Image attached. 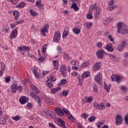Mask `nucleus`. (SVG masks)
<instances>
[{
	"mask_svg": "<svg viewBox=\"0 0 128 128\" xmlns=\"http://www.w3.org/2000/svg\"><path fill=\"white\" fill-rule=\"evenodd\" d=\"M116 26L118 28L117 32L120 34H128V28L126 26V24L124 22H119L117 24Z\"/></svg>",
	"mask_w": 128,
	"mask_h": 128,
	"instance_id": "obj_1",
	"label": "nucleus"
},
{
	"mask_svg": "<svg viewBox=\"0 0 128 128\" xmlns=\"http://www.w3.org/2000/svg\"><path fill=\"white\" fill-rule=\"evenodd\" d=\"M111 80L112 82H116L118 84H120V82H122L124 78L120 75L113 74L111 76Z\"/></svg>",
	"mask_w": 128,
	"mask_h": 128,
	"instance_id": "obj_2",
	"label": "nucleus"
},
{
	"mask_svg": "<svg viewBox=\"0 0 128 128\" xmlns=\"http://www.w3.org/2000/svg\"><path fill=\"white\" fill-rule=\"evenodd\" d=\"M60 72L63 76V78H66V66L62 64L60 68Z\"/></svg>",
	"mask_w": 128,
	"mask_h": 128,
	"instance_id": "obj_3",
	"label": "nucleus"
},
{
	"mask_svg": "<svg viewBox=\"0 0 128 128\" xmlns=\"http://www.w3.org/2000/svg\"><path fill=\"white\" fill-rule=\"evenodd\" d=\"M118 6H116V3L114 0H111L110 1V4L109 5L108 7V10H109L110 12H112L114 10H116Z\"/></svg>",
	"mask_w": 128,
	"mask_h": 128,
	"instance_id": "obj_4",
	"label": "nucleus"
},
{
	"mask_svg": "<svg viewBox=\"0 0 128 128\" xmlns=\"http://www.w3.org/2000/svg\"><path fill=\"white\" fill-rule=\"evenodd\" d=\"M43 100L44 102H46V104H50V106L54 104V100L46 96H44Z\"/></svg>",
	"mask_w": 128,
	"mask_h": 128,
	"instance_id": "obj_5",
	"label": "nucleus"
},
{
	"mask_svg": "<svg viewBox=\"0 0 128 128\" xmlns=\"http://www.w3.org/2000/svg\"><path fill=\"white\" fill-rule=\"evenodd\" d=\"M50 28V25L48 24H46L44 25L43 28L40 31V34L43 36H46V32H48V29Z\"/></svg>",
	"mask_w": 128,
	"mask_h": 128,
	"instance_id": "obj_6",
	"label": "nucleus"
},
{
	"mask_svg": "<svg viewBox=\"0 0 128 128\" xmlns=\"http://www.w3.org/2000/svg\"><path fill=\"white\" fill-rule=\"evenodd\" d=\"M122 116L118 114L116 116V126H120V124H122Z\"/></svg>",
	"mask_w": 128,
	"mask_h": 128,
	"instance_id": "obj_7",
	"label": "nucleus"
},
{
	"mask_svg": "<svg viewBox=\"0 0 128 128\" xmlns=\"http://www.w3.org/2000/svg\"><path fill=\"white\" fill-rule=\"evenodd\" d=\"M94 106L97 110H104V104L102 103L98 104L95 102L94 104Z\"/></svg>",
	"mask_w": 128,
	"mask_h": 128,
	"instance_id": "obj_8",
	"label": "nucleus"
},
{
	"mask_svg": "<svg viewBox=\"0 0 128 128\" xmlns=\"http://www.w3.org/2000/svg\"><path fill=\"white\" fill-rule=\"evenodd\" d=\"M60 38V32L57 31L54 33V40L55 42H58Z\"/></svg>",
	"mask_w": 128,
	"mask_h": 128,
	"instance_id": "obj_9",
	"label": "nucleus"
},
{
	"mask_svg": "<svg viewBox=\"0 0 128 128\" xmlns=\"http://www.w3.org/2000/svg\"><path fill=\"white\" fill-rule=\"evenodd\" d=\"M30 47L28 46H24L23 47L19 46L18 48L17 52H26H26H30Z\"/></svg>",
	"mask_w": 128,
	"mask_h": 128,
	"instance_id": "obj_10",
	"label": "nucleus"
},
{
	"mask_svg": "<svg viewBox=\"0 0 128 128\" xmlns=\"http://www.w3.org/2000/svg\"><path fill=\"white\" fill-rule=\"evenodd\" d=\"M28 102V98L26 96L20 97L19 100V102L21 104H26V102Z\"/></svg>",
	"mask_w": 128,
	"mask_h": 128,
	"instance_id": "obj_11",
	"label": "nucleus"
},
{
	"mask_svg": "<svg viewBox=\"0 0 128 128\" xmlns=\"http://www.w3.org/2000/svg\"><path fill=\"white\" fill-rule=\"evenodd\" d=\"M105 52L104 50H98L96 52V56L98 58H104V54Z\"/></svg>",
	"mask_w": 128,
	"mask_h": 128,
	"instance_id": "obj_12",
	"label": "nucleus"
},
{
	"mask_svg": "<svg viewBox=\"0 0 128 128\" xmlns=\"http://www.w3.org/2000/svg\"><path fill=\"white\" fill-rule=\"evenodd\" d=\"M54 111L56 112L57 114L60 116H64V113L62 110L58 107L54 108Z\"/></svg>",
	"mask_w": 128,
	"mask_h": 128,
	"instance_id": "obj_13",
	"label": "nucleus"
},
{
	"mask_svg": "<svg viewBox=\"0 0 128 128\" xmlns=\"http://www.w3.org/2000/svg\"><path fill=\"white\" fill-rule=\"evenodd\" d=\"M100 76H102V74L98 73L95 76L94 80L98 84H100L102 82V78H100Z\"/></svg>",
	"mask_w": 128,
	"mask_h": 128,
	"instance_id": "obj_14",
	"label": "nucleus"
},
{
	"mask_svg": "<svg viewBox=\"0 0 128 128\" xmlns=\"http://www.w3.org/2000/svg\"><path fill=\"white\" fill-rule=\"evenodd\" d=\"M16 36H18V30L14 29L12 32L11 36H10V40L14 38Z\"/></svg>",
	"mask_w": 128,
	"mask_h": 128,
	"instance_id": "obj_15",
	"label": "nucleus"
},
{
	"mask_svg": "<svg viewBox=\"0 0 128 128\" xmlns=\"http://www.w3.org/2000/svg\"><path fill=\"white\" fill-rule=\"evenodd\" d=\"M42 4V0H38L36 2V6H38L40 10H44V4Z\"/></svg>",
	"mask_w": 128,
	"mask_h": 128,
	"instance_id": "obj_16",
	"label": "nucleus"
},
{
	"mask_svg": "<svg viewBox=\"0 0 128 128\" xmlns=\"http://www.w3.org/2000/svg\"><path fill=\"white\" fill-rule=\"evenodd\" d=\"M112 43L108 44L106 45L105 48H106L108 50V52H114V48H112Z\"/></svg>",
	"mask_w": 128,
	"mask_h": 128,
	"instance_id": "obj_17",
	"label": "nucleus"
},
{
	"mask_svg": "<svg viewBox=\"0 0 128 128\" xmlns=\"http://www.w3.org/2000/svg\"><path fill=\"white\" fill-rule=\"evenodd\" d=\"M18 88V85L16 84H12L11 86L12 92V94H16V88Z\"/></svg>",
	"mask_w": 128,
	"mask_h": 128,
	"instance_id": "obj_18",
	"label": "nucleus"
},
{
	"mask_svg": "<svg viewBox=\"0 0 128 128\" xmlns=\"http://www.w3.org/2000/svg\"><path fill=\"white\" fill-rule=\"evenodd\" d=\"M120 88L124 94L128 92V88L126 86H121Z\"/></svg>",
	"mask_w": 128,
	"mask_h": 128,
	"instance_id": "obj_19",
	"label": "nucleus"
},
{
	"mask_svg": "<svg viewBox=\"0 0 128 128\" xmlns=\"http://www.w3.org/2000/svg\"><path fill=\"white\" fill-rule=\"evenodd\" d=\"M29 12L32 16H37L38 14L36 11H34L32 9H30L29 11Z\"/></svg>",
	"mask_w": 128,
	"mask_h": 128,
	"instance_id": "obj_20",
	"label": "nucleus"
},
{
	"mask_svg": "<svg viewBox=\"0 0 128 128\" xmlns=\"http://www.w3.org/2000/svg\"><path fill=\"white\" fill-rule=\"evenodd\" d=\"M26 6V3L24 2H22L19 3L16 6V8H22Z\"/></svg>",
	"mask_w": 128,
	"mask_h": 128,
	"instance_id": "obj_21",
	"label": "nucleus"
},
{
	"mask_svg": "<svg viewBox=\"0 0 128 128\" xmlns=\"http://www.w3.org/2000/svg\"><path fill=\"white\" fill-rule=\"evenodd\" d=\"M34 98L38 103V106H42V101H40V96L36 95L35 97H34Z\"/></svg>",
	"mask_w": 128,
	"mask_h": 128,
	"instance_id": "obj_22",
	"label": "nucleus"
},
{
	"mask_svg": "<svg viewBox=\"0 0 128 128\" xmlns=\"http://www.w3.org/2000/svg\"><path fill=\"white\" fill-rule=\"evenodd\" d=\"M92 68L96 72V70H98L100 68V64L96 63L93 66Z\"/></svg>",
	"mask_w": 128,
	"mask_h": 128,
	"instance_id": "obj_23",
	"label": "nucleus"
},
{
	"mask_svg": "<svg viewBox=\"0 0 128 128\" xmlns=\"http://www.w3.org/2000/svg\"><path fill=\"white\" fill-rule=\"evenodd\" d=\"M58 122H60V126H62V128H66L64 124V120H62V118H59Z\"/></svg>",
	"mask_w": 128,
	"mask_h": 128,
	"instance_id": "obj_24",
	"label": "nucleus"
},
{
	"mask_svg": "<svg viewBox=\"0 0 128 128\" xmlns=\"http://www.w3.org/2000/svg\"><path fill=\"white\" fill-rule=\"evenodd\" d=\"M89 64H90V62L88 61H86L82 64L80 68H86V66H88Z\"/></svg>",
	"mask_w": 128,
	"mask_h": 128,
	"instance_id": "obj_25",
	"label": "nucleus"
},
{
	"mask_svg": "<svg viewBox=\"0 0 128 128\" xmlns=\"http://www.w3.org/2000/svg\"><path fill=\"white\" fill-rule=\"evenodd\" d=\"M72 32L76 34H79L80 32V29L79 28H72Z\"/></svg>",
	"mask_w": 128,
	"mask_h": 128,
	"instance_id": "obj_26",
	"label": "nucleus"
},
{
	"mask_svg": "<svg viewBox=\"0 0 128 128\" xmlns=\"http://www.w3.org/2000/svg\"><path fill=\"white\" fill-rule=\"evenodd\" d=\"M54 68V70H58V60H53Z\"/></svg>",
	"mask_w": 128,
	"mask_h": 128,
	"instance_id": "obj_27",
	"label": "nucleus"
},
{
	"mask_svg": "<svg viewBox=\"0 0 128 128\" xmlns=\"http://www.w3.org/2000/svg\"><path fill=\"white\" fill-rule=\"evenodd\" d=\"M110 86H111L110 84H108V86L106 82H104V90H106L108 92H110Z\"/></svg>",
	"mask_w": 128,
	"mask_h": 128,
	"instance_id": "obj_28",
	"label": "nucleus"
},
{
	"mask_svg": "<svg viewBox=\"0 0 128 128\" xmlns=\"http://www.w3.org/2000/svg\"><path fill=\"white\" fill-rule=\"evenodd\" d=\"M13 14L15 18V20H18V17L20 16V12L18 11H14L13 12Z\"/></svg>",
	"mask_w": 128,
	"mask_h": 128,
	"instance_id": "obj_29",
	"label": "nucleus"
},
{
	"mask_svg": "<svg viewBox=\"0 0 128 128\" xmlns=\"http://www.w3.org/2000/svg\"><path fill=\"white\" fill-rule=\"evenodd\" d=\"M58 90H60V87H58L56 88H52L50 90V92L52 94H56Z\"/></svg>",
	"mask_w": 128,
	"mask_h": 128,
	"instance_id": "obj_30",
	"label": "nucleus"
},
{
	"mask_svg": "<svg viewBox=\"0 0 128 128\" xmlns=\"http://www.w3.org/2000/svg\"><path fill=\"white\" fill-rule=\"evenodd\" d=\"M46 116H48L50 118H54V116H56V114H54V112L49 110V111H48V112L47 113Z\"/></svg>",
	"mask_w": 128,
	"mask_h": 128,
	"instance_id": "obj_31",
	"label": "nucleus"
},
{
	"mask_svg": "<svg viewBox=\"0 0 128 128\" xmlns=\"http://www.w3.org/2000/svg\"><path fill=\"white\" fill-rule=\"evenodd\" d=\"M71 8H73L76 12L80 10V8H78V5H76V4H72L71 6Z\"/></svg>",
	"mask_w": 128,
	"mask_h": 128,
	"instance_id": "obj_32",
	"label": "nucleus"
},
{
	"mask_svg": "<svg viewBox=\"0 0 128 128\" xmlns=\"http://www.w3.org/2000/svg\"><path fill=\"white\" fill-rule=\"evenodd\" d=\"M100 14V9L97 8L96 10V14L95 15V18H99Z\"/></svg>",
	"mask_w": 128,
	"mask_h": 128,
	"instance_id": "obj_33",
	"label": "nucleus"
},
{
	"mask_svg": "<svg viewBox=\"0 0 128 128\" xmlns=\"http://www.w3.org/2000/svg\"><path fill=\"white\" fill-rule=\"evenodd\" d=\"M0 124H6V120L2 116L0 117Z\"/></svg>",
	"mask_w": 128,
	"mask_h": 128,
	"instance_id": "obj_34",
	"label": "nucleus"
},
{
	"mask_svg": "<svg viewBox=\"0 0 128 128\" xmlns=\"http://www.w3.org/2000/svg\"><path fill=\"white\" fill-rule=\"evenodd\" d=\"M110 24V20L108 19V18L106 17L104 18V19L103 20V24L106 26Z\"/></svg>",
	"mask_w": 128,
	"mask_h": 128,
	"instance_id": "obj_35",
	"label": "nucleus"
},
{
	"mask_svg": "<svg viewBox=\"0 0 128 128\" xmlns=\"http://www.w3.org/2000/svg\"><path fill=\"white\" fill-rule=\"evenodd\" d=\"M52 82L50 81V78H48L46 80V84L48 88H52L54 84L51 83Z\"/></svg>",
	"mask_w": 128,
	"mask_h": 128,
	"instance_id": "obj_36",
	"label": "nucleus"
},
{
	"mask_svg": "<svg viewBox=\"0 0 128 128\" xmlns=\"http://www.w3.org/2000/svg\"><path fill=\"white\" fill-rule=\"evenodd\" d=\"M92 11L90 10L88 12V14L86 15V18L88 20H92Z\"/></svg>",
	"mask_w": 128,
	"mask_h": 128,
	"instance_id": "obj_37",
	"label": "nucleus"
},
{
	"mask_svg": "<svg viewBox=\"0 0 128 128\" xmlns=\"http://www.w3.org/2000/svg\"><path fill=\"white\" fill-rule=\"evenodd\" d=\"M68 118L71 120V122H76V119L74 118L72 115L70 114V115H68Z\"/></svg>",
	"mask_w": 128,
	"mask_h": 128,
	"instance_id": "obj_38",
	"label": "nucleus"
},
{
	"mask_svg": "<svg viewBox=\"0 0 128 128\" xmlns=\"http://www.w3.org/2000/svg\"><path fill=\"white\" fill-rule=\"evenodd\" d=\"M66 79H62L60 80V82L58 84V86L66 84Z\"/></svg>",
	"mask_w": 128,
	"mask_h": 128,
	"instance_id": "obj_39",
	"label": "nucleus"
},
{
	"mask_svg": "<svg viewBox=\"0 0 128 128\" xmlns=\"http://www.w3.org/2000/svg\"><path fill=\"white\" fill-rule=\"evenodd\" d=\"M12 120H15L16 122H18V120H20V116H12Z\"/></svg>",
	"mask_w": 128,
	"mask_h": 128,
	"instance_id": "obj_40",
	"label": "nucleus"
},
{
	"mask_svg": "<svg viewBox=\"0 0 128 128\" xmlns=\"http://www.w3.org/2000/svg\"><path fill=\"white\" fill-rule=\"evenodd\" d=\"M32 72L34 76H35L36 78H38V74H36V68H32Z\"/></svg>",
	"mask_w": 128,
	"mask_h": 128,
	"instance_id": "obj_41",
	"label": "nucleus"
},
{
	"mask_svg": "<svg viewBox=\"0 0 128 128\" xmlns=\"http://www.w3.org/2000/svg\"><path fill=\"white\" fill-rule=\"evenodd\" d=\"M108 38V40H110L111 41L112 44H114V38L112 37V34L108 36V38Z\"/></svg>",
	"mask_w": 128,
	"mask_h": 128,
	"instance_id": "obj_42",
	"label": "nucleus"
},
{
	"mask_svg": "<svg viewBox=\"0 0 128 128\" xmlns=\"http://www.w3.org/2000/svg\"><path fill=\"white\" fill-rule=\"evenodd\" d=\"M84 26L87 27V28H90V26H92V22H86L84 24Z\"/></svg>",
	"mask_w": 128,
	"mask_h": 128,
	"instance_id": "obj_43",
	"label": "nucleus"
},
{
	"mask_svg": "<svg viewBox=\"0 0 128 128\" xmlns=\"http://www.w3.org/2000/svg\"><path fill=\"white\" fill-rule=\"evenodd\" d=\"M71 64L74 65V66H78L80 63H78V62L74 60L70 62Z\"/></svg>",
	"mask_w": 128,
	"mask_h": 128,
	"instance_id": "obj_44",
	"label": "nucleus"
},
{
	"mask_svg": "<svg viewBox=\"0 0 128 128\" xmlns=\"http://www.w3.org/2000/svg\"><path fill=\"white\" fill-rule=\"evenodd\" d=\"M0 66H1V67H2V71H4V70H6V64H4V62H0Z\"/></svg>",
	"mask_w": 128,
	"mask_h": 128,
	"instance_id": "obj_45",
	"label": "nucleus"
},
{
	"mask_svg": "<svg viewBox=\"0 0 128 128\" xmlns=\"http://www.w3.org/2000/svg\"><path fill=\"white\" fill-rule=\"evenodd\" d=\"M68 31H64L63 32V34H62L63 38H66L68 36Z\"/></svg>",
	"mask_w": 128,
	"mask_h": 128,
	"instance_id": "obj_46",
	"label": "nucleus"
},
{
	"mask_svg": "<svg viewBox=\"0 0 128 128\" xmlns=\"http://www.w3.org/2000/svg\"><path fill=\"white\" fill-rule=\"evenodd\" d=\"M88 116V114L86 113L82 114L81 115V117L84 118V120H86Z\"/></svg>",
	"mask_w": 128,
	"mask_h": 128,
	"instance_id": "obj_47",
	"label": "nucleus"
},
{
	"mask_svg": "<svg viewBox=\"0 0 128 128\" xmlns=\"http://www.w3.org/2000/svg\"><path fill=\"white\" fill-rule=\"evenodd\" d=\"M86 98L87 102H91L92 100V96H86Z\"/></svg>",
	"mask_w": 128,
	"mask_h": 128,
	"instance_id": "obj_48",
	"label": "nucleus"
},
{
	"mask_svg": "<svg viewBox=\"0 0 128 128\" xmlns=\"http://www.w3.org/2000/svg\"><path fill=\"white\" fill-rule=\"evenodd\" d=\"M92 90L94 92H98V86L96 84H94L93 87H92Z\"/></svg>",
	"mask_w": 128,
	"mask_h": 128,
	"instance_id": "obj_49",
	"label": "nucleus"
},
{
	"mask_svg": "<svg viewBox=\"0 0 128 128\" xmlns=\"http://www.w3.org/2000/svg\"><path fill=\"white\" fill-rule=\"evenodd\" d=\"M48 78H50V82H56V78L54 76H50Z\"/></svg>",
	"mask_w": 128,
	"mask_h": 128,
	"instance_id": "obj_50",
	"label": "nucleus"
},
{
	"mask_svg": "<svg viewBox=\"0 0 128 128\" xmlns=\"http://www.w3.org/2000/svg\"><path fill=\"white\" fill-rule=\"evenodd\" d=\"M109 56L112 62H116V56H114L112 54H109Z\"/></svg>",
	"mask_w": 128,
	"mask_h": 128,
	"instance_id": "obj_51",
	"label": "nucleus"
},
{
	"mask_svg": "<svg viewBox=\"0 0 128 128\" xmlns=\"http://www.w3.org/2000/svg\"><path fill=\"white\" fill-rule=\"evenodd\" d=\"M96 120V117L94 116H91L89 118H88V121L90 122H94Z\"/></svg>",
	"mask_w": 128,
	"mask_h": 128,
	"instance_id": "obj_52",
	"label": "nucleus"
},
{
	"mask_svg": "<svg viewBox=\"0 0 128 128\" xmlns=\"http://www.w3.org/2000/svg\"><path fill=\"white\" fill-rule=\"evenodd\" d=\"M120 46L124 48V46H126V41H124V40L122 41Z\"/></svg>",
	"mask_w": 128,
	"mask_h": 128,
	"instance_id": "obj_53",
	"label": "nucleus"
},
{
	"mask_svg": "<svg viewBox=\"0 0 128 128\" xmlns=\"http://www.w3.org/2000/svg\"><path fill=\"white\" fill-rule=\"evenodd\" d=\"M96 47L98 48H102V44L100 42H98L96 43Z\"/></svg>",
	"mask_w": 128,
	"mask_h": 128,
	"instance_id": "obj_54",
	"label": "nucleus"
},
{
	"mask_svg": "<svg viewBox=\"0 0 128 128\" xmlns=\"http://www.w3.org/2000/svg\"><path fill=\"white\" fill-rule=\"evenodd\" d=\"M117 50L118 52H122L124 50V47H122L119 45L117 48Z\"/></svg>",
	"mask_w": 128,
	"mask_h": 128,
	"instance_id": "obj_55",
	"label": "nucleus"
},
{
	"mask_svg": "<svg viewBox=\"0 0 128 128\" xmlns=\"http://www.w3.org/2000/svg\"><path fill=\"white\" fill-rule=\"evenodd\" d=\"M78 80H79V84L80 86H82V84H84V80H82V78H80V76H78Z\"/></svg>",
	"mask_w": 128,
	"mask_h": 128,
	"instance_id": "obj_56",
	"label": "nucleus"
},
{
	"mask_svg": "<svg viewBox=\"0 0 128 128\" xmlns=\"http://www.w3.org/2000/svg\"><path fill=\"white\" fill-rule=\"evenodd\" d=\"M8 2H11L13 4H18V0H7Z\"/></svg>",
	"mask_w": 128,
	"mask_h": 128,
	"instance_id": "obj_57",
	"label": "nucleus"
},
{
	"mask_svg": "<svg viewBox=\"0 0 128 128\" xmlns=\"http://www.w3.org/2000/svg\"><path fill=\"white\" fill-rule=\"evenodd\" d=\"M63 111L64 112H65V114H66L68 116L70 114V113L68 112V109L66 108H63Z\"/></svg>",
	"mask_w": 128,
	"mask_h": 128,
	"instance_id": "obj_58",
	"label": "nucleus"
},
{
	"mask_svg": "<svg viewBox=\"0 0 128 128\" xmlns=\"http://www.w3.org/2000/svg\"><path fill=\"white\" fill-rule=\"evenodd\" d=\"M18 23L14 22V24H10L12 28H14L16 26Z\"/></svg>",
	"mask_w": 128,
	"mask_h": 128,
	"instance_id": "obj_59",
	"label": "nucleus"
},
{
	"mask_svg": "<svg viewBox=\"0 0 128 128\" xmlns=\"http://www.w3.org/2000/svg\"><path fill=\"white\" fill-rule=\"evenodd\" d=\"M125 122L127 126H128V113L126 114V115L125 116Z\"/></svg>",
	"mask_w": 128,
	"mask_h": 128,
	"instance_id": "obj_60",
	"label": "nucleus"
},
{
	"mask_svg": "<svg viewBox=\"0 0 128 128\" xmlns=\"http://www.w3.org/2000/svg\"><path fill=\"white\" fill-rule=\"evenodd\" d=\"M5 80H6V82H7V83L10 82V76L6 77Z\"/></svg>",
	"mask_w": 128,
	"mask_h": 128,
	"instance_id": "obj_61",
	"label": "nucleus"
},
{
	"mask_svg": "<svg viewBox=\"0 0 128 128\" xmlns=\"http://www.w3.org/2000/svg\"><path fill=\"white\" fill-rule=\"evenodd\" d=\"M104 34L105 36H106L107 38H108V36H110L111 34H110V31H106L104 32Z\"/></svg>",
	"mask_w": 128,
	"mask_h": 128,
	"instance_id": "obj_62",
	"label": "nucleus"
},
{
	"mask_svg": "<svg viewBox=\"0 0 128 128\" xmlns=\"http://www.w3.org/2000/svg\"><path fill=\"white\" fill-rule=\"evenodd\" d=\"M16 90H18L20 92H22V88L20 86H17Z\"/></svg>",
	"mask_w": 128,
	"mask_h": 128,
	"instance_id": "obj_63",
	"label": "nucleus"
},
{
	"mask_svg": "<svg viewBox=\"0 0 128 128\" xmlns=\"http://www.w3.org/2000/svg\"><path fill=\"white\" fill-rule=\"evenodd\" d=\"M62 94H63L64 96H68V91H66V90H64L62 92Z\"/></svg>",
	"mask_w": 128,
	"mask_h": 128,
	"instance_id": "obj_64",
	"label": "nucleus"
}]
</instances>
